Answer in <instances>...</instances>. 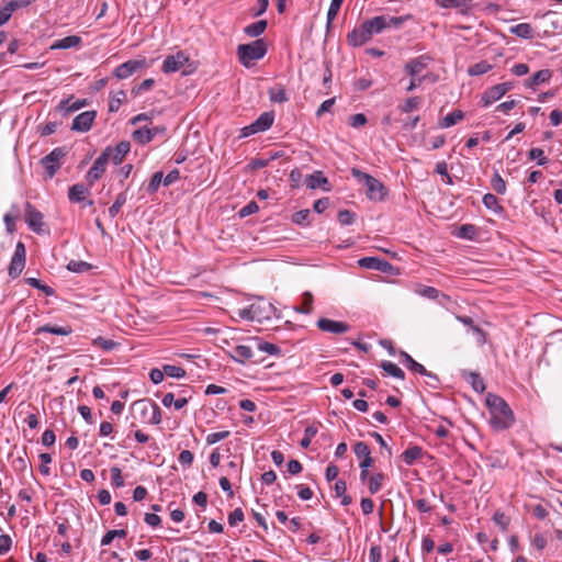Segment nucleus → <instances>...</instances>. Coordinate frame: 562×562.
<instances>
[{
  "label": "nucleus",
  "mask_w": 562,
  "mask_h": 562,
  "mask_svg": "<svg viewBox=\"0 0 562 562\" xmlns=\"http://www.w3.org/2000/svg\"><path fill=\"white\" fill-rule=\"evenodd\" d=\"M318 428L314 425H310L304 430V437L300 441V446L304 449L308 448L312 441V438L316 436Z\"/></svg>",
  "instance_id": "49530a36"
},
{
  "label": "nucleus",
  "mask_w": 562,
  "mask_h": 562,
  "mask_svg": "<svg viewBox=\"0 0 562 562\" xmlns=\"http://www.w3.org/2000/svg\"><path fill=\"white\" fill-rule=\"evenodd\" d=\"M131 150V144L127 140L120 142L114 148H112L111 158L114 165H120L125 156Z\"/></svg>",
  "instance_id": "4be33fe9"
},
{
  "label": "nucleus",
  "mask_w": 562,
  "mask_h": 562,
  "mask_svg": "<svg viewBox=\"0 0 562 562\" xmlns=\"http://www.w3.org/2000/svg\"><path fill=\"white\" fill-rule=\"evenodd\" d=\"M95 115V111H86L78 114L72 121L71 130L81 133L88 132L93 124Z\"/></svg>",
  "instance_id": "2eb2a0df"
},
{
  "label": "nucleus",
  "mask_w": 562,
  "mask_h": 562,
  "mask_svg": "<svg viewBox=\"0 0 562 562\" xmlns=\"http://www.w3.org/2000/svg\"><path fill=\"white\" fill-rule=\"evenodd\" d=\"M358 265L361 268L378 270L381 272H386L391 268V265L386 260L378 257H363L358 260Z\"/></svg>",
  "instance_id": "f3484780"
},
{
  "label": "nucleus",
  "mask_w": 562,
  "mask_h": 562,
  "mask_svg": "<svg viewBox=\"0 0 562 562\" xmlns=\"http://www.w3.org/2000/svg\"><path fill=\"white\" fill-rule=\"evenodd\" d=\"M464 114L461 110H454L447 114L440 122L439 126L442 128L450 127L463 119Z\"/></svg>",
  "instance_id": "2f4dec72"
},
{
  "label": "nucleus",
  "mask_w": 562,
  "mask_h": 562,
  "mask_svg": "<svg viewBox=\"0 0 562 562\" xmlns=\"http://www.w3.org/2000/svg\"><path fill=\"white\" fill-rule=\"evenodd\" d=\"M25 282L33 286V288H36L41 291H43L45 293V295L47 296H52L55 294V291L53 288L46 285V284H43L41 280L36 279V278H27L25 279Z\"/></svg>",
  "instance_id": "c03bdc74"
},
{
  "label": "nucleus",
  "mask_w": 562,
  "mask_h": 562,
  "mask_svg": "<svg viewBox=\"0 0 562 562\" xmlns=\"http://www.w3.org/2000/svg\"><path fill=\"white\" fill-rule=\"evenodd\" d=\"M133 138L139 144H147L154 138V130L140 127L133 132Z\"/></svg>",
  "instance_id": "e433bc0d"
},
{
  "label": "nucleus",
  "mask_w": 562,
  "mask_h": 562,
  "mask_svg": "<svg viewBox=\"0 0 562 562\" xmlns=\"http://www.w3.org/2000/svg\"><path fill=\"white\" fill-rule=\"evenodd\" d=\"M92 266L89 262L82 260H70L67 265V269L71 272L82 273L89 271Z\"/></svg>",
  "instance_id": "a19ab883"
},
{
  "label": "nucleus",
  "mask_w": 562,
  "mask_h": 562,
  "mask_svg": "<svg viewBox=\"0 0 562 562\" xmlns=\"http://www.w3.org/2000/svg\"><path fill=\"white\" fill-rule=\"evenodd\" d=\"M318 329L325 333H330L335 335H341L350 330V325L340 322V321H334L329 318H319L316 323Z\"/></svg>",
  "instance_id": "f8f14e48"
},
{
  "label": "nucleus",
  "mask_w": 562,
  "mask_h": 562,
  "mask_svg": "<svg viewBox=\"0 0 562 562\" xmlns=\"http://www.w3.org/2000/svg\"><path fill=\"white\" fill-rule=\"evenodd\" d=\"M125 202L126 194L125 192H122L116 196L114 203L109 207V215L111 217H115L120 213L121 207L125 204Z\"/></svg>",
  "instance_id": "09e8293b"
},
{
  "label": "nucleus",
  "mask_w": 562,
  "mask_h": 562,
  "mask_svg": "<svg viewBox=\"0 0 562 562\" xmlns=\"http://www.w3.org/2000/svg\"><path fill=\"white\" fill-rule=\"evenodd\" d=\"M81 44V37L77 35H69L61 40L55 41L50 45V49H68L72 47H78Z\"/></svg>",
  "instance_id": "5701e85b"
},
{
  "label": "nucleus",
  "mask_w": 562,
  "mask_h": 562,
  "mask_svg": "<svg viewBox=\"0 0 562 562\" xmlns=\"http://www.w3.org/2000/svg\"><path fill=\"white\" fill-rule=\"evenodd\" d=\"M528 157L531 160L537 159L538 166H544L548 162V158L543 155V150L541 148H531L528 153Z\"/></svg>",
  "instance_id": "bf43d9fd"
},
{
  "label": "nucleus",
  "mask_w": 562,
  "mask_h": 562,
  "mask_svg": "<svg viewBox=\"0 0 562 562\" xmlns=\"http://www.w3.org/2000/svg\"><path fill=\"white\" fill-rule=\"evenodd\" d=\"M127 535L125 529L109 530L101 539V546H109L114 538H125Z\"/></svg>",
  "instance_id": "37998d69"
},
{
  "label": "nucleus",
  "mask_w": 562,
  "mask_h": 562,
  "mask_svg": "<svg viewBox=\"0 0 562 562\" xmlns=\"http://www.w3.org/2000/svg\"><path fill=\"white\" fill-rule=\"evenodd\" d=\"M19 216L20 210L16 205H13L11 211L4 214L3 221L9 233H13L15 231V221L19 218Z\"/></svg>",
  "instance_id": "c9c22d12"
},
{
  "label": "nucleus",
  "mask_w": 562,
  "mask_h": 562,
  "mask_svg": "<svg viewBox=\"0 0 562 562\" xmlns=\"http://www.w3.org/2000/svg\"><path fill=\"white\" fill-rule=\"evenodd\" d=\"M229 434L231 432L228 430L212 432L206 436L205 441L207 445H214L223 439H226L229 436Z\"/></svg>",
  "instance_id": "69168bd1"
},
{
  "label": "nucleus",
  "mask_w": 562,
  "mask_h": 562,
  "mask_svg": "<svg viewBox=\"0 0 562 562\" xmlns=\"http://www.w3.org/2000/svg\"><path fill=\"white\" fill-rule=\"evenodd\" d=\"M352 175L360 182L364 183L367 188V195L369 199L379 201L384 199V196L386 195V189L380 180L356 168L352 169Z\"/></svg>",
  "instance_id": "39448f33"
},
{
  "label": "nucleus",
  "mask_w": 562,
  "mask_h": 562,
  "mask_svg": "<svg viewBox=\"0 0 562 562\" xmlns=\"http://www.w3.org/2000/svg\"><path fill=\"white\" fill-rule=\"evenodd\" d=\"M188 61L189 57L183 52H178L177 54L169 55L165 58L161 70L165 74L176 72L180 70Z\"/></svg>",
  "instance_id": "ddd939ff"
},
{
  "label": "nucleus",
  "mask_w": 562,
  "mask_h": 562,
  "mask_svg": "<svg viewBox=\"0 0 562 562\" xmlns=\"http://www.w3.org/2000/svg\"><path fill=\"white\" fill-rule=\"evenodd\" d=\"M509 32L520 38L531 40L535 32L529 23H519L509 27Z\"/></svg>",
  "instance_id": "bb28decb"
},
{
  "label": "nucleus",
  "mask_w": 562,
  "mask_h": 562,
  "mask_svg": "<svg viewBox=\"0 0 562 562\" xmlns=\"http://www.w3.org/2000/svg\"><path fill=\"white\" fill-rule=\"evenodd\" d=\"M66 156V150L63 147L53 149L48 155L41 159L48 178H53L60 168V161Z\"/></svg>",
  "instance_id": "1a4fd4ad"
},
{
  "label": "nucleus",
  "mask_w": 562,
  "mask_h": 562,
  "mask_svg": "<svg viewBox=\"0 0 562 562\" xmlns=\"http://www.w3.org/2000/svg\"><path fill=\"white\" fill-rule=\"evenodd\" d=\"M409 19V16H391V15H378L372 19L364 21L368 30L371 33V36L374 34H380L385 29L394 27L397 29L402 25L404 21Z\"/></svg>",
  "instance_id": "423d86ee"
},
{
  "label": "nucleus",
  "mask_w": 562,
  "mask_h": 562,
  "mask_svg": "<svg viewBox=\"0 0 562 562\" xmlns=\"http://www.w3.org/2000/svg\"><path fill=\"white\" fill-rule=\"evenodd\" d=\"M131 408L134 417L139 418L143 423L158 425L161 422L159 406L149 398L135 401Z\"/></svg>",
  "instance_id": "7ed1b4c3"
},
{
  "label": "nucleus",
  "mask_w": 562,
  "mask_h": 562,
  "mask_svg": "<svg viewBox=\"0 0 562 562\" xmlns=\"http://www.w3.org/2000/svg\"><path fill=\"white\" fill-rule=\"evenodd\" d=\"M423 456V449L419 446H413L407 448L402 453V459L407 465H412L416 460L422 458Z\"/></svg>",
  "instance_id": "c756f323"
},
{
  "label": "nucleus",
  "mask_w": 562,
  "mask_h": 562,
  "mask_svg": "<svg viewBox=\"0 0 562 562\" xmlns=\"http://www.w3.org/2000/svg\"><path fill=\"white\" fill-rule=\"evenodd\" d=\"M485 403L491 414L490 424L495 431L506 430L514 425V413L503 397L488 393Z\"/></svg>",
  "instance_id": "f257e3e1"
},
{
  "label": "nucleus",
  "mask_w": 562,
  "mask_h": 562,
  "mask_svg": "<svg viewBox=\"0 0 562 562\" xmlns=\"http://www.w3.org/2000/svg\"><path fill=\"white\" fill-rule=\"evenodd\" d=\"M303 303L300 307H296L295 310L303 314H310L313 311V294L311 292H304L303 295Z\"/></svg>",
  "instance_id": "79ce46f5"
},
{
  "label": "nucleus",
  "mask_w": 562,
  "mask_h": 562,
  "mask_svg": "<svg viewBox=\"0 0 562 562\" xmlns=\"http://www.w3.org/2000/svg\"><path fill=\"white\" fill-rule=\"evenodd\" d=\"M37 334L41 333H49L54 335H60V336H67L72 333V329L70 326H52V325H44L42 327H38L36 330Z\"/></svg>",
  "instance_id": "473e14b6"
},
{
  "label": "nucleus",
  "mask_w": 562,
  "mask_h": 562,
  "mask_svg": "<svg viewBox=\"0 0 562 562\" xmlns=\"http://www.w3.org/2000/svg\"><path fill=\"white\" fill-rule=\"evenodd\" d=\"M305 184L312 190L317 188H322L324 191L330 190L328 179L321 171L306 176Z\"/></svg>",
  "instance_id": "6ab92c4d"
},
{
  "label": "nucleus",
  "mask_w": 562,
  "mask_h": 562,
  "mask_svg": "<svg viewBox=\"0 0 562 562\" xmlns=\"http://www.w3.org/2000/svg\"><path fill=\"white\" fill-rule=\"evenodd\" d=\"M274 116L271 112H263L260 116L255 121V127L257 131L265 132L271 127L273 124Z\"/></svg>",
  "instance_id": "7c9ffc66"
},
{
  "label": "nucleus",
  "mask_w": 562,
  "mask_h": 562,
  "mask_svg": "<svg viewBox=\"0 0 562 562\" xmlns=\"http://www.w3.org/2000/svg\"><path fill=\"white\" fill-rule=\"evenodd\" d=\"M462 375L471 384L475 392L483 393L485 391V383L479 373L463 371Z\"/></svg>",
  "instance_id": "cd10ccee"
},
{
  "label": "nucleus",
  "mask_w": 562,
  "mask_h": 562,
  "mask_svg": "<svg viewBox=\"0 0 562 562\" xmlns=\"http://www.w3.org/2000/svg\"><path fill=\"white\" fill-rule=\"evenodd\" d=\"M25 260H26V249L22 241H18L15 246L14 254L11 258L10 265L8 267V273L12 279L18 278L24 267H25Z\"/></svg>",
  "instance_id": "6e6552de"
},
{
  "label": "nucleus",
  "mask_w": 562,
  "mask_h": 562,
  "mask_svg": "<svg viewBox=\"0 0 562 562\" xmlns=\"http://www.w3.org/2000/svg\"><path fill=\"white\" fill-rule=\"evenodd\" d=\"M93 345L105 351H110L117 346V342L111 339H105L103 337H97L95 339H93Z\"/></svg>",
  "instance_id": "e2e57ef3"
},
{
  "label": "nucleus",
  "mask_w": 562,
  "mask_h": 562,
  "mask_svg": "<svg viewBox=\"0 0 562 562\" xmlns=\"http://www.w3.org/2000/svg\"><path fill=\"white\" fill-rule=\"evenodd\" d=\"M237 314L243 319L257 322L259 324H263L272 319V317H280L276 306L261 297L248 307L239 310Z\"/></svg>",
  "instance_id": "f03ea898"
},
{
  "label": "nucleus",
  "mask_w": 562,
  "mask_h": 562,
  "mask_svg": "<svg viewBox=\"0 0 562 562\" xmlns=\"http://www.w3.org/2000/svg\"><path fill=\"white\" fill-rule=\"evenodd\" d=\"M161 181H162V172L161 171L155 172L153 175L148 186L146 187V191L149 194L155 193L158 190L159 186L161 184Z\"/></svg>",
  "instance_id": "052dcab7"
},
{
  "label": "nucleus",
  "mask_w": 562,
  "mask_h": 562,
  "mask_svg": "<svg viewBox=\"0 0 562 562\" xmlns=\"http://www.w3.org/2000/svg\"><path fill=\"white\" fill-rule=\"evenodd\" d=\"M89 194V188L82 183L74 184L69 188L68 198L71 202H81Z\"/></svg>",
  "instance_id": "a878e982"
},
{
  "label": "nucleus",
  "mask_w": 562,
  "mask_h": 562,
  "mask_svg": "<svg viewBox=\"0 0 562 562\" xmlns=\"http://www.w3.org/2000/svg\"><path fill=\"white\" fill-rule=\"evenodd\" d=\"M164 372L166 375L177 379L183 378L186 375L183 368L172 364L164 366Z\"/></svg>",
  "instance_id": "13d9d810"
},
{
  "label": "nucleus",
  "mask_w": 562,
  "mask_h": 562,
  "mask_svg": "<svg viewBox=\"0 0 562 562\" xmlns=\"http://www.w3.org/2000/svg\"><path fill=\"white\" fill-rule=\"evenodd\" d=\"M257 349L271 356L280 355L281 352L277 345L267 341H257Z\"/></svg>",
  "instance_id": "5fc2aeb1"
},
{
  "label": "nucleus",
  "mask_w": 562,
  "mask_h": 562,
  "mask_svg": "<svg viewBox=\"0 0 562 562\" xmlns=\"http://www.w3.org/2000/svg\"><path fill=\"white\" fill-rule=\"evenodd\" d=\"M367 122H368V120H367L366 115L362 113H357L349 117V124H350V126H352L355 128L364 126L367 124Z\"/></svg>",
  "instance_id": "774afa93"
},
{
  "label": "nucleus",
  "mask_w": 562,
  "mask_h": 562,
  "mask_svg": "<svg viewBox=\"0 0 562 562\" xmlns=\"http://www.w3.org/2000/svg\"><path fill=\"white\" fill-rule=\"evenodd\" d=\"M87 105V100H77L71 102V99L61 100L57 105V110L64 112L65 115L72 113L75 111L80 110L81 108Z\"/></svg>",
  "instance_id": "b1692460"
},
{
  "label": "nucleus",
  "mask_w": 562,
  "mask_h": 562,
  "mask_svg": "<svg viewBox=\"0 0 562 562\" xmlns=\"http://www.w3.org/2000/svg\"><path fill=\"white\" fill-rule=\"evenodd\" d=\"M24 220L30 229H32L34 233L42 234L44 232L43 214L30 202L25 203Z\"/></svg>",
  "instance_id": "9d476101"
},
{
  "label": "nucleus",
  "mask_w": 562,
  "mask_h": 562,
  "mask_svg": "<svg viewBox=\"0 0 562 562\" xmlns=\"http://www.w3.org/2000/svg\"><path fill=\"white\" fill-rule=\"evenodd\" d=\"M232 358L239 363H245L254 358V351L249 346L238 345L234 347Z\"/></svg>",
  "instance_id": "393cba45"
},
{
  "label": "nucleus",
  "mask_w": 562,
  "mask_h": 562,
  "mask_svg": "<svg viewBox=\"0 0 562 562\" xmlns=\"http://www.w3.org/2000/svg\"><path fill=\"white\" fill-rule=\"evenodd\" d=\"M544 19H550V27L552 32L562 31V16L555 11H548L542 15Z\"/></svg>",
  "instance_id": "ea45409f"
},
{
  "label": "nucleus",
  "mask_w": 562,
  "mask_h": 562,
  "mask_svg": "<svg viewBox=\"0 0 562 562\" xmlns=\"http://www.w3.org/2000/svg\"><path fill=\"white\" fill-rule=\"evenodd\" d=\"M483 204L486 209L495 211V212H498L502 210V207L499 206V203H498V199L492 193L484 194Z\"/></svg>",
  "instance_id": "6e6d98bb"
},
{
  "label": "nucleus",
  "mask_w": 562,
  "mask_h": 562,
  "mask_svg": "<svg viewBox=\"0 0 562 562\" xmlns=\"http://www.w3.org/2000/svg\"><path fill=\"white\" fill-rule=\"evenodd\" d=\"M125 98H126L125 91H123V90L117 91L113 95L112 100L109 103V111L110 112L119 111V109H120L121 104L123 103V101L125 100Z\"/></svg>",
  "instance_id": "864d4df0"
},
{
  "label": "nucleus",
  "mask_w": 562,
  "mask_h": 562,
  "mask_svg": "<svg viewBox=\"0 0 562 562\" xmlns=\"http://www.w3.org/2000/svg\"><path fill=\"white\" fill-rule=\"evenodd\" d=\"M342 2H344V0H331L330 5L327 11V26L328 27L331 24V22L336 19Z\"/></svg>",
  "instance_id": "3c124183"
},
{
  "label": "nucleus",
  "mask_w": 562,
  "mask_h": 562,
  "mask_svg": "<svg viewBox=\"0 0 562 562\" xmlns=\"http://www.w3.org/2000/svg\"><path fill=\"white\" fill-rule=\"evenodd\" d=\"M473 0H435L436 4L442 9H458L461 14H468Z\"/></svg>",
  "instance_id": "a211bd4d"
},
{
  "label": "nucleus",
  "mask_w": 562,
  "mask_h": 562,
  "mask_svg": "<svg viewBox=\"0 0 562 562\" xmlns=\"http://www.w3.org/2000/svg\"><path fill=\"white\" fill-rule=\"evenodd\" d=\"M384 480L385 475L382 472H378L371 475L368 482L370 494H376L382 488Z\"/></svg>",
  "instance_id": "72a5a7b5"
},
{
  "label": "nucleus",
  "mask_w": 562,
  "mask_h": 562,
  "mask_svg": "<svg viewBox=\"0 0 562 562\" xmlns=\"http://www.w3.org/2000/svg\"><path fill=\"white\" fill-rule=\"evenodd\" d=\"M428 60L429 58L426 56L413 58L405 65V71L411 77H417L427 67Z\"/></svg>",
  "instance_id": "aec40b11"
},
{
  "label": "nucleus",
  "mask_w": 562,
  "mask_h": 562,
  "mask_svg": "<svg viewBox=\"0 0 562 562\" xmlns=\"http://www.w3.org/2000/svg\"><path fill=\"white\" fill-rule=\"evenodd\" d=\"M356 214L349 210H342L338 213V222L341 225H351L355 221Z\"/></svg>",
  "instance_id": "338daca9"
},
{
  "label": "nucleus",
  "mask_w": 562,
  "mask_h": 562,
  "mask_svg": "<svg viewBox=\"0 0 562 562\" xmlns=\"http://www.w3.org/2000/svg\"><path fill=\"white\" fill-rule=\"evenodd\" d=\"M145 66V59H131L117 66L113 70V76L117 79H126L131 77L133 74H135L138 69L144 68Z\"/></svg>",
  "instance_id": "9b49d317"
},
{
  "label": "nucleus",
  "mask_w": 562,
  "mask_h": 562,
  "mask_svg": "<svg viewBox=\"0 0 562 562\" xmlns=\"http://www.w3.org/2000/svg\"><path fill=\"white\" fill-rule=\"evenodd\" d=\"M19 5L18 1H10L7 5L0 9V26L3 25L12 15V12Z\"/></svg>",
  "instance_id": "de8ad7c7"
},
{
  "label": "nucleus",
  "mask_w": 562,
  "mask_h": 562,
  "mask_svg": "<svg viewBox=\"0 0 562 562\" xmlns=\"http://www.w3.org/2000/svg\"><path fill=\"white\" fill-rule=\"evenodd\" d=\"M371 33L363 22L358 27L353 29L348 35L347 41L351 46H361L371 40Z\"/></svg>",
  "instance_id": "4468645a"
},
{
  "label": "nucleus",
  "mask_w": 562,
  "mask_h": 562,
  "mask_svg": "<svg viewBox=\"0 0 562 562\" xmlns=\"http://www.w3.org/2000/svg\"><path fill=\"white\" fill-rule=\"evenodd\" d=\"M401 358H402V362L403 364L411 371L415 372V373H419L422 375H426L430 379H434V381H438L437 376L435 374H432L431 372L427 371V369L418 363L416 360H414L412 358V356H409L407 352L405 351H401Z\"/></svg>",
  "instance_id": "dca6fc26"
},
{
  "label": "nucleus",
  "mask_w": 562,
  "mask_h": 562,
  "mask_svg": "<svg viewBox=\"0 0 562 562\" xmlns=\"http://www.w3.org/2000/svg\"><path fill=\"white\" fill-rule=\"evenodd\" d=\"M551 78V71L549 69H541L533 74L527 81L526 87L528 88H535L536 86H539L540 83H544L549 81Z\"/></svg>",
  "instance_id": "c85d7f7f"
},
{
  "label": "nucleus",
  "mask_w": 562,
  "mask_h": 562,
  "mask_svg": "<svg viewBox=\"0 0 562 562\" xmlns=\"http://www.w3.org/2000/svg\"><path fill=\"white\" fill-rule=\"evenodd\" d=\"M267 29V21L260 20L255 23H251L245 27V34L250 37H257L261 35Z\"/></svg>",
  "instance_id": "f704fd0d"
},
{
  "label": "nucleus",
  "mask_w": 562,
  "mask_h": 562,
  "mask_svg": "<svg viewBox=\"0 0 562 562\" xmlns=\"http://www.w3.org/2000/svg\"><path fill=\"white\" fill-rule=\"evenodd\" d=\"M422 99L419 97L408 98L404 104L400 106L401 111L404 113H409L419 108Z\"/></svg>",
  "instance_id": "4d7b16f0"
},
{
  "label": "nucleus",
  "mask_w": 562,
  "mask_h": 562,
  "mask_svg": "<svg viewBox=\"0 0 562 562\" xmlns=\"http://www.w3.org/2000/svg\"><path fill=\"white\" fill-rule=\"evenodd\" d=\"M111 484L114 486V487H122L124 486V479L122 476V471L120 468L117 467H112L111 468Z\"/></svg>",
  "instance_id": "680f3d73"
},
{
  "label": "nucleus",
  "mask_w": 562,
  "mask_h": 562,
  "mask_svg": "<svg viewBox=\"0 0 562 562\" xmlns=\"http://www.w3.org/2000/svg\"><path fill=\"white\" fill-rule=\"evenodd\" d=\"M310 216H311V211L310 210H301V211H297L295 212L293 215H292V222L297 224V225H308L310 224Z\"/></svg>",
  "instance_id": "603ef678"
},
{
  "label": "nucleus",
  "mask_w": 562,
  "mask_h": 562,
  "mask_svg": "<svg viewBox=\"0 0 562 562\" xmlns=\"http://www.w3.org/2000/svg\"><path fill=\"white\" fill-rule=\"evenodd\" d=\"M111 153L112 147H106L104 151L94 160L92 167L87 172L86 179L90 187L93 186L94 182L98 181L105 172Z\"/></svg>",
  "instance_id": "0eeeda50"
},
{
  "label": "nucleus",
  "mask_w": 562,
  "mask_h": 562,
  "mask_svg": "<svg viewBox=\"0 0 562 562\" xmlns=\"http://www.w3.org/2000/svg\"><path fill=\"white\" fill-rule=\"evenodd\" d=\"M476 235V227L471 224L461 225L458 229L457 236L465 239H473Z\"/></svg>",
  "instance_id": "8fccbe9b"
},
{
  "label": "nucleus",
  "mask_w": 562,
  "mask_h": 562,
  "mask_svg": "<svg viewBox=\"0 0 562 562\" xmlns=\"http://www.w3.org/2000/svg\"><path fill=\"white\" fill-rule=\"evenodd\" d=\"M503 95H505V93L498 83L484 91L481 98V102L483 106H488L493 102L499 100Z\"/></svg>",
  "instance_id": "412c9836"
},
{
  "label": "nucleus",
  "mask_w": 562,
  "mask_h": 562,
  "mask_svg": "<svg viewBox=\"0 0 562 562\" xmlns=\"http://www.w3.org/2000/svg\"><path fill=\"white\" fill-rule=\"evenodd\" d=\"M353 452L358 458L361 459L371 454L369 446L363 441H359L353 446Z\"/></svg>",
  "instance_id": "0e129e2a"
},
{
  "label": "nucleus",
  "mask_w": 562,
  "mask_h": 562,
  "mask_svg": "<svg viewBox=\"0 0 562 562\" xmlns=\"http://www.w3.org/2000/svg\"><path fill=\"white\" fill-rule=\"evenodd\" d=\"M267 53V45L263 40L259 38L249 44H241L237 47L239 61L245 67H250L252 61L263 58Z\"/></svg>",
  "instance_id": "20e7f679"
},
{
  "label": "nucleus",
  "mask_w": 562,
  "mask_h": 562,
  "mask_svg": "<svg viewBox=\"0 0 562 562\" xmlns=\"http://www.w3.org/2000/svg\"><path fill=\"white\" fill-rule=\"evenodd\" d=\"M381 368L390 375L396 378V379H404L405 378V373L404 371L398 367L396 366L395 363L391 362V361H382L381 362Z\"/></svg>",
  "instance_id": "4c0bfd02"
},
{
  "label": "nucleus",
  "mask_w": 562,
  "mask_h": 562,
  "mask_svg": "<svg viewBox=\"0 0 562 562\" xmlns=\"http://www.w3.org/2000/svg\"><path fill=\"white\" fill-rule=\"evenodd\" d=\"M492 68H493V66L491 64H488L486 60H481V61L472 65L471 67H469L468 74L470 76H480V75L486 74Z\"/></svg>",
  "instance_id": "58836bf2"
},
{
  "label": "nucleus",
  "mask_w": 562,
  "mask_h": 562,
  "mask_svg": "<svg viewBox=\"0 0 562 562\" xmlns=\"http://www.w3.org/2000/svg\"><path fill=\"white\" fill-rule=\"evenodd\" d=\"M491 186L498 194L506 192V182L497 171L492 176Z\"/></svg>",
  "instance_id": "a18cd8bd"
}]
</instances>
